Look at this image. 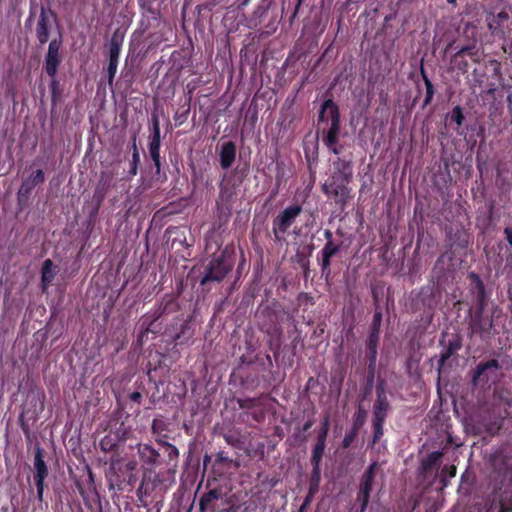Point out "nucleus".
Returning a JSON list of instances; mask_svg holds the SVG:
<instances>
[{
  "label": "nucleus",
  "instance_id": "nucleus-1",
  "mask_svg": "<svg viewBox=\"0 0 512 512\" xmlns=\"http://www.w3.org/2000/svg\"><path fill=\"white\" fill-rule=\"evenodd\" d=\"M382 323V312L377 307L371 324V330L366 341L367 378L365 394H368L374 384L377 361V347L379 342L380 327Z\"/></svg>",
  "mask_w": 512,
  "mask_h": 512
},
{
  "label": "nucleus",
  "instance_id": "nucleus-2",
  "mask_svg": "<svg viewBox=\"0 0 512 512\" xmlns=\"http://www.w3.org/2000/svg\"><path fill=\"white\" fill-rule=\"evenodd\" d=\"M330 119L328 130L322 131V141L325 146H331L339 141L341 128L340 112L338 105L332 100H325L320 107L318 122H327Z\"/></svg>",
  "mask_w": 512,
  "mask_h": 512
},
{
  "label": "nucleus",
  "instance_id": "nucleus-3",
  "mask_svg": "<svg viewBox=\"0 0 512 512\" xmlns=\"http://www.w3.org/2000/svg\"><path fill=\"white\" fill-rule=\"evenodd\" d=\"M501 366L497 359L480 362L472 372V385L475 387L486 386L498 380Z\"/></svg>",
  "mask_w": 512,
  "mask_h": 512
},
{
  "label": "nucleus",
  "instance_id": "nucleus-4",
  "mask_svg": "<svg viewBox=\"0 0 512 512\" xmlns=\"http://www.w3.org/2000/svg\"><path fill=\"white\" fill-rule=\"evenodd\" d=\"M349 183L350 181H344L339 175H332L330 182L323 185L322 191L328 196H333L337 204L344 206L350 197Z\"/></svg>",
  "mask_w": 512,
  "mask_h": 512
},
{
  "label": "nucleus",
  "instance_id": "nucleus-5",
  "mask_svg": "<svg viewBox=\"0 0 512 512\" xmlns=\"http://www.w3.org/2000/svg\"><path fill=\"white\" fill-rule=\"evenodd\" d=\"M341 247L342 242L325 243L317 255V261L321 268V273L326 279H328L331 274L332 259L340 253Z\"/></svg>",
  "mask_w": 512,
  "mask_h": 512
},
{
  "label": "nucleus",
  "instance_id": "nucleus-6",
  "mask_svg": "<svg viewBox=\"0 0 512 512\" xmlns=\"http://www.w3.org/2000/svg\"><path fill=\"white\" fill-rule=\"evenodd\" d=\"M302 212L301 205H291L285 208L273 221L275 234H285Z\"/></svg>",
  "mask_w": 512,
  "mask_h": 512
},
{
  "label": "nucleus",
  "instance_id": "nucleus-7",
  "mask_svg": "<svg viewBox=\"0 0 512 512\" xmlns=\"http://www.w3.org/2000/svg\"><path fill=\"white\" fill-rule=\"evenodd\" d=\"M493 327L492 319L484 316V311L475 310L469 323V329L472 334L483 336L489 334Z\"/></svg>",
  "mask_w": 512,
  "mask_h": 512
},
{
  "label": "nucleus",
  "instance_id": "nucleus-8",
  "mask_svg": "<svg viewBox=\"0 0 512 512\" xmlns=\"http://www.w3.org/2000/svg\"><path fill=\"white\" fill-rule=\"evenodd\" d=\"M230 269L231 265L225 261L219 258L213 259L208 266L207 274L202 279L201 284H205L208 281L222 280Z\"/></svg>",
  "mask_w": 512,
  "mask_h": 512
},
{
  "label": "nucleus",
  "instance_id": "nucleus-9",
  "mask_svg": "<svg viewBox=\"0 0 512 512\" xmlns=\"http://www.w3.org/2000/svg\"><path fill=\"white\" fill-rule=\"evenodd\" d=\"M35 475L34 480L37 487L38 498L41 500L44 491V481L48 475V468L43 460L42 452L37 449L34 460Z\"/></svg>",
  "mask_w": 512,
  "mask_h": 512
},
{
  "label": "nucleus",
  "instance_id": "nucleus-10",
  "mask_svg": "<svg viewBox=\"0 0 512 512\" xmlns=\"http://www.w3.org/2000/svg\"><path fill=\"white\" fill-rule=\"evenodd\" d=\"M121 44L122 39L117 35H114L111 39L109 47L108 81L110 84L113 82L117 72Z\"/></svg>",
  "mask_w": 512,
  "mask_h": 512
},
{
  "label": "nucleus",
  "instance_id": "nucleus-11",
  "mask_svg": "<svg viewBox=\"0 0 512 512\" xmlns=\"http://www.w3.org/2000/svg\"><path fill=\"white\" fill-rule=\"evenodd\" d=\"M61 42L57 39H53L48 47L46 56V72L50 76H55L59 64V49Z\"/></svg>",
  "mask_w": 512,
  "mask_h": 512
},
{
  "label": "nucleus",
  "instance_id": "nucleus-12",
  "mask_svg": "<svg viewBox=\"0 0 512 512\" xmlns=\"http://www.w3.org/2000/svg\"><path fill=\"white\" fill-rule=\"evenodd\" d=\"M462 347V340L459 335H454L448 342L447 347L441 352L438 360L439 369H441L446 361L454 355Z\"/></svg>",
  "mask_w": 512,
  "mask_h": 512
},
{
  "label": "nucleus",
  "instance_id": "nucleus-13",
  "mask_svg": "<svg viewBox=\"0 0 512 512\" xmlns=\"http://www.w3.org/2000/svg\"><path fill=\"white\" fill-rule=\"evenodd\" d=\"M149 152L151 158L157 167V170L160 169V129L158 121L154 122V132L149 145Z\"/></svg>",
  "mask_w": 512,
  "mask_h": 512
},
{
  "label": "nucleus",
  "instance_id": "nucleus-14",
  "mask_svg": "<svg viewBox=\"0 0 512 512\" xmlns=\"http://www.w3.org/2000/svg\"><path fill=\"white\" fill-rule=\"evenodd\" d=\"M378 468L377 462H372L365 472L363 473L358 489L371 492L373 489V482L376 476V470Z\"/></svg>",
  "mask_w": 512,
  "mask_h": 512
},
{
  "label": "nucleus",
  "instance_id": "nucleus-15",
  "mask_svg": "<svg viewBox=\"0 0 512 512\" xmlns=\"http://www.w3.org/2000/svg\"><path fill=\"white\" fill-rule=\"evenodd\" d=\"M44 181V173L42 170L38 169L34 173L27 178L19 189V195L25 196L28 195L29 192L38 184Z\"/></svg>",
  "mask_w": 512,
  "mask_h": 512
},
{
  "label": "nucleus",
  "instance_id": "nucleus-16",
  "mask_svg": "<svg viewBox=\"0 0 512 512\" xmlns=\"http://www.w3.org/2000/svg\"><path fill=\"white\" fill-rule=\"evenodd\" d=\"M333 164L335 169L333 175H339L340 178H344V181H351L353 172L350 161L338 157Z\"/></svg>",
  "mask_w": 512,
  "mask_h": 512
},
{
  "label": "nucleus",
  "instance_id": "nucleus-17",
  "mask_svg": "<svg viewBox=\"0 0 512 512\" xmlns=\"http://www.w3.org/2000/svg\"><path fill=\"white\" fill-rule=\"evenodd\" d=\"M389 409L390 403L387 395L376 396V400L373 405V417L386 419Z\"/></svg>",
  "mask_w": 512,
  "mask_h": 512
},
{
  "label": "nucleus",
  "instance_id": "nucleus-18",
  "mask_svg": "<svg viewBox=\"0 0 512 512\" xmlns=\"http://www.w3.org/2000/svg\"><path fill=\"white\" fill-rule=\"evenodd\" d=\"M235 159V146L231 142L224 143L220 150V162L223 168H229Z\"/></svg>",
  "mask_w": 512,
  "mask_h": 512
},
{
  "label": "nucleus",
  "instance_id": "nucleus-19",
  "mask_svg": "<svg viewBox=\"0 0 512 512\" xmlns=\"http://www.w3.org/2000/svg\"><path fill=\"white\" fill-rule=\"evenodd\" d=\"M49 19L44 11L41 12L37 28L36 35L41 44H44L49 39Z\"/></svg>",
  "mask_w": 512,
  "mask_h": 512
},
{
  "label": "nucleus",
  "instance_id": "nucleus-20",
  "mask_svg": "<svg viewBox=\"0 0 512 512\" xmlns=\"http://www.w3.org/2000/svg\"><path fill=\"white\" fill-rule=\"evenodd\" d=\"M509 20V14L506 11H500L491 18H487L488 29L496 34L501 29L503 24Z\"/></svg>",
  "mask_w": 512,
  "mask_h": 512
},
{
  "label": "nucleus",
  "instance_id": "nucleus-21",
  "mask_svg": "<svg viewBox=\"0 0 512 512\" xmlns=\"http://www.w3.org/2000/svg\"><path fill=\"white\" fill-rule=\"evenodd\" d=\"M56 275V268L50 259H46L42 267V286L43 291L51 284Z\"/></svg>",
  "mask_w": 512,
  "mask_h": 512
},
{
  "label": "nucleus",
  "instance_id": "nucleus-22",
  "mask_svg": "<svg viewBox=\"0 0 512 512\" xmlns=\"http://www.w3.org/2000/svg\"><path fill=\"white\" fill-rule=\"evenodd\" d=\"M471 278H473L475 281H476V286H477V308L476 310H480V311H484L485 309V306H486V292H485V287H484V284L482 282V280L480 279V277L475 274V273H471Z\"/></svg>",
  "mask_w": 512,
  "mask_h": 512
},
{
  "label": "nucleus",
  "instance_id": "nucleus-23",
  "mask_svg": "<svg viewBox=\"0 0 512 512\" xmlns=\"http://www.w3.org/2000/svg\"><path fill=\"white\" fill-rule=\"evenodd\" d=\"M469 56L475 63L479 62L480 56L478 49L475 46H464L459 49L452 58V61L456 62L457 59Z\"/></svg>",
  "mask_w": 512,
  "mask_h": 512
},
{
  "label": "nucleus",
  "instance_id": "nucleus-24",
  "mask_svg": "<svg viewBox=\"0 0 512 512\" xmlns=\"http://www.w3.org/2000/svg\"><path fill=\"white\" fill-rule=\"evenodd\" d=\"M442 455L441 451L429 453L421 463L422 470L425 472L431 471L439 463Z\"/></svg>",
  "mask_w": 512,
  "mask_h": 512
},
{
  "label": "nucleus",
  "instance_id": "nucleus-25",
  "mask_svg": "<svg viewBox=\"0 0 512 512\" xmlns=\"http://www.w3.org/2000/svg\"><path fill=\"white\" fill-rule=\"evenodd\" d=\"M325 447H326V441L317 440V442L313 448L312 456H311L312 466H314V465L320 466L322 457L324 455Z\"/></svg>",
  "mask_w": 512,
  "mask_h": 512
},
{
  "label": "nucleus",
  "instance_id": "nucleus-26",
  "mask_svg": "<svg viewBox=\"0 0 512 512\" xmlns=\"http://www.w3.org/2000/svg\"><path fill=\"white\" fill-rule=\"evenodd\" d=\"M421 76L423 78L425 88H426V95H425V99H424V103H423V107H425L432 102L434 94H435V89H434L433 83L428 78V76L426 75V72L424 71L423 68L421 69Z\"/></svg>",
  "mask_w": 512,
  "mask_h": 512
},
{
  "label": "nucleus",
  "instance_id": "nucleus-27",
  "mask_svg": "<svg viewBox=\"0 0 512 512\" xmlns=\"http://www.w3.org/2000/svg\"><path fill=\"white\" fill-rule=\"evenodd\" d=\"M320 481H321L320 466L314 465L312 468L311 477H310V486H309L310 494H316L318 492Z\"/></svg>",
  "mask_w": 512,
  "mask_h": 512
},
{
  "label": "nucleus",
  "instance_id": "nucleus-28",
  "mask_svg": "<svg viewBox=\"0 0 512 512\" xmlns=\"http://www.w3.org/2000/svg\"><path fill=\"white\" fill-rule=\"evenodd\" d=\"M219 498V493L216 490H211L208 493L204 494L200 500V509L202 512H205L207 509H212V502Z\"/></svg>",
  "mask_w": 512,
  "mask_h": 512
},
{
  "label": "nucleus",
  "instance_id": "nucleus-29",
  "mask_svg": "<svg viewBox=\"0 0 512 512\" xmlns=\"http://www.w3.org/2000/svg\"><path fill=\"white\" fill-rule=\"evenodd\" d=\"M385 418H372V427H373V443H377L384 434L383 425L385 423Z\"/></svg>",
  "mask_w": 512,
  "mask_h": 512
},
{
  "label": "nucleus",
  "instance_id": "nucleus-30",
  "mask_svg": "<svg viewBox=\"0 0 512 512\" xmlns=\"http://www.w3.org/2000/svg\"><path fill=\"white\" fill-rule=\"evenodd\" d=\"M370 494H371V492H369V491H364V490L358 489L356 501L359 503V507L356 508L354 512H365L366 511L369 501H370Z\"/></svg>",
  "mask_w": 512,
  "mask_h": 512
},
{
  "label": "nucleus",
  "instance_id": "nucleus-31",
  "mask_svg": "<svg viewBox=\"0 0 512 512\" xmlns=\"http://www.w3.org/2000/svg\"><path fill=\"white\" fill-rule=\"evenodd\" d=\"M366 417L367 412L359 405L358 410L354 416L352 428L359 431L361 427L365 424Z\"/></svg>",
  "mask_w": 512,
  "mask_h": 512
},
{
  "label": "nucleus",
  "instance_id": "nucleus-32",
  "mask_svg": "<svg viewBox=\"0 0 512 512\" xmlns=\"http://www.w3.org/2000/svg\"><path fill=\"white\" fill-rule=\"evenodd\" d=\"M451 245H457L460 248L468 247L467 235L462 230H457L454 234V239Z\"/></svg>",
  "mask_w": 512,
  "mask_h": 512
},
{
  "label": "nucleus",
  "instance_id": "nucleus-33",
  "mask_svg": "<svg viewBox=\"0 0 512 512\" xmlns=\"http://www.w3.org/2000/svg\"><path fill=\"white\" fill-rule=\"evenodd\" d=\"M330 421L329 417L325 416L321 422V427L317 435V440L326 441L329 432Z\"/></svg>",
  "mask_w": 512,
  "mask_h": 512
},
{
  "label": "nucleus",
  "instance_id": "nucleus-34",
  "mask_svg": "<svg viewBox=\"0 0 512 512\" xmlns=\"http://www.w3.org/2000/svg\"><path fill=\"white\" fill-rule=\"evenodd\" d=\"M358 432H359L358 430L351 428V430L345 434V436L342 440V447L345 449L349 448L352 445V443L355 441V439L358 435Z\"/></svg>",
  "mask_w": 512,
  "mask_h": 512
},
{
  "label": "nucleus",
  "instance_id": "nucleus-35",
  "mask_svg": "<svg viewBox=\"0 0 512 512\" xmlns=\"http://www.w3.org/2000/svg\"><path fill=\"white\" fill-rule=\"evenodd\" d=\"M451 119L452 121H454L457 126H461L464 122V114H463V110L460 106H455L452 110V113H451Z\"/></svg>",
  "mask_w": 512,
  "mask_h": 512
},
{
  "label": "nucleus",
  "instance_id": "nucleus-36",
  "mask_svg": "<svg viewBox=\"0 0 512 512\" xmlns=\"http://www.w3.org/2000/svg\"><path fill=\"white\" fill-rule=\"evenodd\" d=\"M385 386H386V383H385V380H384V379H379V380L377 381V385H376V396L386 395Z\"/></svg>",
  "mask_w": 512,
  "mask_h": 512
},
{
  "label": "nucleus",
  "instance_id": "nucleus-37",
  "mask_svg": "<svg viewBox=\"0 0 512 512\" xmlns=\"http://www.w3.org/2000/svg\"><path fill=\"white\" fill-rule=\"evenodd\" d=\"M326 147L329 149V151H331L335 155H339L344 149V146L342 144H340L339 141L331 146H326Z\"/></svg>",
  "mask_w": 512,
  "mask_h": 512
},
{
  "label": "nucleus",
  "instance_id": "nucleus-38",
  "mask_svg": "<svg viewBox=\"0 0 512 512\" xmlns=\"http://www.w3.org/2000/svg\"><path fill=\"white\" fill-rule=\"evenodd\" d=\"M486 207H487V210H488V220L492 221L493 218H494L495 202L494 201H489L486 204Z\"/></svg>",
  "mask_w": 512,
  "mask_h": 512
},
{
  "label": "nucleus",
  "instance_id": "nucleus-39",
  "mask_svg": "<svg viewBox=\"0 0 512 512\" xmlns=\"http://www.w3.org/2000/svg\"><path fill=\"white\" fill-rule=\"evenodd\" d=\"M299 301L301 303H310L312 305L314 304L313 297L309 293H301L299 295Z\"/></svg>",
  "mask_w": 512,
  "mask_h": 512
},
{
  "label": "nucleus",
  "instance_id": "nucleus-40",
  "mask_svg": "<svg viewBox=\"0 0 512 512\" xmlns=\"http://www.w3.org/2000/svg\"><path fill=\"white\" fill-rule=\"evenodd\" d=\"M315 494H310V491H308V494L306 495L301 507H300V512H302L304 509H306L307 506L310 505L313 497H314Z\"/></svg>",
  "mask_w": 512,
  "mask_h": 512
},
{
  "label": "nucleus",
  "instance_id": "nucleus-41",
  "mask_svg": "<svg viewBox=\"0 0 512 512\" xmlns=\"http://www.w3.org/2000/svg\"><path fill=\"white\" fill-rule=\"evenodd\" d=\"M504 235L505 239L509 243V245L512 247V226L506 227L504 229Z\"/></svg>",
  "mask_w": 512,
  "mask_h": 512
},
{
  "label": "nucleus",
  "instance_id": "nucleus-42",
  "mask_svg": "<svg viewBox=\"0 0 512 512\" xmlns=\"http://www.w3.org/2000/svg\"><path fill=\"white\" fill-rule=\"evenodd\" d=\"M442 473H447L449 477H454L456 475V467L454 465L444 467Z\"/></svg>",
  "mask_w": 512,
  "mask_h": 512
},
{
  "label": "nucleus",
  "instance_id": "nucleus-43",
  "mask_svg": "<svg viewBox=\"0 0 512 512\" xmlns=\"http://www.w3.org/2000/svg\"><path fill=\"white\" fill-rule=\"evenodd\" d=\"M455 64L457 65L458 69L462 70V71H466L468 68V62L464 59H461V60L457 59Z\"/></svg>",
  "mask_w": 512,
  "mask_h": 512
},
{
  "label": "nucleus",
  "instance_id": "nucleus-44",
  "mask_svg": "<svg viewBox=\"0 0 512 512\" xmlns=\"http://www.w3.org/2000/svg\"><path fill=\"white\" fill-rule=\"evenodd\" d=\"M324 237L326 239V243H330V242H336L334 239H333V233L331 230L329 229H326L324 231Z\"/></svg>",
  "mask_w": 512,
  "mask_h": 512
},
{
  "label": "nucleus",
  "instance_id": "nucleus-45",
  "mask_svg": "<svg viewBox=\"0 0 512 512\" xmlns=\"http://www.w3.org/2000/svg\"><path fill=\"white\" fill-rule=\"evenodd\" d=\"M314 422L313 420L309 419L307 420L303 426H302V431L306 432L308 431L309 429H311V427L313 426Z\"/></svg>",
  "mask_w": 512,
  "mask_h": 512
},
{
  "label": "nucleus",
  "instance_id": "nucleus-46",
  "mask_svg": "<svg viewBox=\"0 0 512 512\" xmlns=\"http://www.w3.org/2000/svg\"><path fill=\"white\" fill-rule=\"evenodd\" d=\"M302 2H303V0H297V4H296L295 9L292 14V19H294L296 17Z\"/></svg>",
  "mask_w": 512,
  "mask_h": 512
},
{
  "label": "nucleus",
  "instance_id": "nucleus-47",
  "mask_svg": "<svg viewBox=\"0 0 512 512\" xmlns=\"http://www.w3.org/2000/svg\"><path fill=\"white\" fill-rule=\"evenodd\" d=\"M130 398L133 401H139L141 398V394L139 392H134L131 394Z\"/></svg>",
  "mask_w": 512,
  "mask_h": 512
},
{
  "label": "nucleus",
  "instance_id": "nucleus-48",
  "mask_svg": "<svg viewBox=\"0 0 512 512\" xmlns=\"http://www.w3.org/2000/svg\"><path fill=\"white\" fill-rule=\"evenodd\" d=\"M507 101H508V108H509V111H510V113L512 114V95H508V97H507Z\"/></svg>",
  "mask_w": 512,
  "mask_h": 512
},
{
  "label": "nucleus",
  "instance_id": "nucleus-49",
  "mask_svg": "<svg viewBox=\"0 0 512 512\" xmlns=\"http://www.w3.org/2000/svg\"><path fill=\"white\" fill-rule=\"evenodd\" d=\"M443 257H444V256H443V255H441V256L437 259V261H436V263H435V266H434V270L438 267V265H439L440 263H442V262H443Z\"/></svg>",
  "mask_w": 512,
  "mask_h": 512
},
{
  "label": "nucleus",
  "instance_id": "nucleus-50",
  "mask_svg": "<svg viewBox=\"0 0 512 512\" xmlns=\"http://www.w3.org/2000/svg\"><path fill=\"white\" fill-rule=\"evenodd\" d=\"M170 449H171L170 456H171L172 454H175V455H177V454H178V450L176 449V447H174V446L170 445Z\"/></svg>",
  "mask_w": 512,
  "mask_h": 512
},
{
  "label": "nucleus",
  "instance_id": "nucleus-51",
  "mask_svg": "<svg viewBox=\"0 0 512 512\" xmlns=\"http://www.w3.org/2000/svg\"><path fill=\"white\" fill-rule=\"evenodd\" d=\"M308 271H309V268H308V262H307V263L305 264V276H307Z\"/></svg>",
  "mask_w": 512,
  "mask_h": 512
},
{
  "label": "nucleus",
  "instance_id": "nucleus-52",
  "mask_svg": "<svg viewBox=\"0 0 512 512\" xmlns=\"http://www.w3.org/2000/svg\"><path fill=\"white\" fill-rule=\"evenodd\" d=\"M449 4H455L457 0H446Z\"/></svg>",
  "mask_w": 512,
  "mask_h": 512
}]
</instances>
